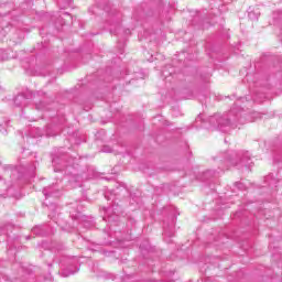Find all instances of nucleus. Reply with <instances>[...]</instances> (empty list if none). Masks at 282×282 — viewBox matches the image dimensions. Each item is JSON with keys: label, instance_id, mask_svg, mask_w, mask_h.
Masks as SVG:
<instances>
[{"label": "nucleus", "instance_id": "obj_1", "mask_svg": "<svg viewBox=\"0 0 282 282\" xmlns=\"http://www.w3.org/2000/svg\"><path fill=\"white\" fill-rule=\"evenodd\" d=\"M243 109L232 107L226 115H214L209 118L210 129H217L223 133H228L229 129H236L237 124H243Z\"/></svg>", "mask_w": 282, "mask_h": 282}, {"label": "nucleus", "instance_id": "obj_2", "mask_svg": "<svg viewBox=\"0 0 282 282\" xmlns=\"http://www.w3.org/2000/svg\"><path fill=\"white\" fill-rule=\"evenodd\" d=\"M226 162L229 166H236L238 170L252 166V160L248 151L231 152Z\"/></svg>", "mask_w": 282, "mask_h": 282}, {"label": "nucleus", "instance_id": "obj_3", "mask_svg": "<svg viewBox=\"0 0 282 282\" xmlns=\"http://www.w3.org/2000/svg\"><path fill=\"white\" fill-rule=\"evenodd\" d=\"M8 177L11 178V182H14L15 180H21L22 174L21 172H19V169L12 165H6L1 170L0 181H2L3 178L6 180Z\"/></svg>", "mask_w": 282, "mask_h": 282}, {"label": "nucleus", "instance_id": "obj_4", "mask_svg": "<svg viewBox=\"0 0 282 282\" xmlns=\"http://www.w3.org/2000/svg\"><path fill=\"white\" fill-rule=\"evenodd\" d=\"M106 215L104 216V219L106 221H118L120 219V210L118 205H112V207H108L105 209Z\"/></svg>", "mask_w": 282, "mask_h": 282}, {"label": "nucleus", "instance_id": "obj_5", "mask_svg": "<svg viewBox=\"0 0 282 282\" xmlns=\"http://www.w3.org/2000/svg\"><path fill=\"white\" fill-rule=\"evenodd\" d=\"M10 58H17V54H14V51L12 48L0 50V63H3V61H10Z\"/></svg>", "mask_w": 282, "mask_h": 282}, {"label": "nucleus", "instance_id": "obj_6", "mask_svg": "<svg viewBox=\"0 0 282 282\" xmlns=\"http://www.w3.org/2000/svg\"><path fill=\"white\" fill-rule=\"evenodd\" d=\"M14 105L15 107H25V105H28V98H25L24 95H18L14 98Z\"/></svg>", "mask_w": 282, "mask_h": 282}, {"label": "nucleus", "instance_id": "obj_7", "mask_svg": "<svg viewBox=\"0 0 282 282\" xmlns=\"http://www.w3.org/2000/svg\"><path fill=\"white\" fill-rule=\"evenodd\" d=\"M56 189L54 188V186H48L45 187L43 189V195L47 198V197H58V195H56Z\"/></svg>", "mask_w": 282, "mask_h": 282}, {"label": "nucleus", "instance_id": "obj_8", "mask_svg": "<svg viewBox=\"0 0 282 282\" xmlns=\"http://www.w3.org/2000/svg\"><path fill=\"white\" fill-rule=\"evenodd\" d=\"M267 184H269L270 188H276V184H279V180L273 177L272 175H268L265 177Z\"/></svg>", "mask_w": 282, "mask_h": 282}, {"label": "nucleus", "instance_id": "obj_9", "mask_svg": "<svg viewBox=\"0 0 282 282\" xmlns=\"http://www.w3.org/2000/svg\"><path fill=\"white\" fill-rule=\"evenodd\" d=\"M163 235L165 237H174L175 236V229L173 228V225L164 227Z\"/></svg>", "mask_w": 282, "mask_h": 282}, {"label": "nucleus", "instance_id": "obj_10", "mask_svg": "<svg viewBox=\"0 0 282 282\" xmlns=\"http://www.w3.org/2000/svg\"><path fill=\"white\" fill-rule=\"evenodd\" d=\"M217 173H219V172H217L215 170H207L204 172L203 177H204V180H210V177H216Z\"/></svg>", "mask_w": 282, "mask_h": 282}, {"label": "nucleus", "instance_id": "obj_11", "mask_svg": "<svg viewBox=\"0 0 282 282\" xmlns=\"http://www.w3.org/2000/svg\"><path fill=\"white\" fill-rule=\"evenodd\" d=\"M35 109H37V111H47L50 108H47L43 101H40L39 104H35Z\"/></svg>", "mask_w": 282, "mask_h": 282}, {"label": "nucleus", "instance_id": "obj_12", "mask_svg": "<svg viewBox=\"0 0 282 282\" xmlns=\"http://www.w3.org/2000/svg\"><path fill=\"white\" fill-rule=\"evenodd\" d=\"M12 228L11 225H7L4 227H0V235H8V229Z\"/></svg>", "mask_w": 282, "mask_h": 282}, {"label": "nucleus", "instance_id": "obj_13", "mask_svg": "<svg viewBox=\"0 0 282 282\" xmlns=\"http://www.w3.org/2000/svg\"><path fill=\"white\" fill-rule=\"evenodd\" d=\"M32 232H33V235H43V232H41V227H34L32 229Z\"/></svg>", "mask_w": 282, "mask_h": 282}, {"label": "nucleus", "instance_id": "obj_14", "mask_svg": "<svg viewBox=\"0 0 282 282\" xmlns=\"http://www.w3.org/2000/svg\"><path fill=\"white\" fill-rule=\"evenodd\" d=\"M41 135H43V132H41V130H37V134L35 135V138H41Z\"/></svg>", "mask_w": 282, "mask_h": 282}, {"label": "nucleus", "instance_id": "obj_15", "mask_svg": "<svg viewBox=\"0 0 282 282\" xmlns=\"http://www.w3.org/2000/svg\"><path fill=\"white\" fill-rule=\"evenodd\" d=\"M55 249H57L58 251L63 250V246L58 245L57 247H55Z\"/></svg>", "mask_w": 282, "mask_h": 282}, {"label": "nucleus", "instance_id": "obj_16", "mask_svg": "<svg viewBox=\"0 0 282 282\" xmlns=\"http://www.w3.org/2000/svg\"><path fill=\"white\" fill-rule=\"evenodd\" d=\"M76 272H78V269H76L75 271H68V274H76Z\"/></svg>", "mask_w": 282, "mask_h": 282}, {"label": "nucleus", "instance_id": "obj_17", "mask_svg": "<svg viewBox=\"0 0 282 282\" xmlns=\"http://www.w3.org/2000/svg\"><path fill=\"white\" fill-rule=\"evenodd\" d=\"M236 186H238V188H242L241 183H236Z\"/></svg>", "mask_w": 282, "mask_h": 282}, {"label": "nucleus", "instance_id": "obj_18", "mask_svg": "<svg viewBox=\"0 0 282 282\" xmlns=\"http://www.w3.org/2000/svg\"><path fill=\"white\" fill-rule=\"evenodd\" d=\"M76 182H80V176L79 175L76 176Z\"/></svg>", "mask_w": 282, "mask_h": 282}, {"label": "nucleus", "instance_id": "obj_19", "mask_svg": "<svg viewBox=\"0 0 282 282\" xmlns=\"http://www.w3.org/2000/svg\"><path fill=\"white\" fill-rule=\"evenodd\" d=\"M110 151L107 149H104V153H109Z\"/></svg>", "mask_w": 282, "mask_h": 282}, {"label": "nucleus", "instance_id": "obj_20", "mask_svg": "<svg viewBox=\"0 0 282 282\" xmlns=\"http://www.w3.org/2000/svg\"><path fill=\"white\" fill-rule=\"evenodd\" d=\"M0 94H3V89L2 88H0Z\"/></svg>", "mask_w": 282, "mask_h": 282}, {"label": "nucleus", "instance_id": "obj_21", "mask_svg": "<svg viewBox=\"0 0 282 282\" xmlns=\"http://www.w3.org/2000/svg\"><path fill=\"white\" fill-rule=\"evenodd\" d=\"M53 164H56V159L53 160Z\"/></svg>", "mask_w": 282, "mask_h": 282}, {"label": "nucleus", "instance_id": "obj_22", "mask_svg": "<svg viewBox=\"0 0 282 282\" xmlns=\"http://www.w3.org/2000/svg\"><path fill=\"white\" fill-rule=\"evenodd\" d=\"M117 28H120V22H118Z\"/></svg>", "mask_w": 282, "mask_h": 282}, {"label": "nucleus", "instance_id": "obj_23", "mask_svg": "<svg viewBox=\"0 0 282 282\" xmlns=\"http://www.w3.org/2000/svg\"><path fill=\"white\" fill-rule=\"evenodd\" d=\"M47 135H52L50 132H46Z\"/></svg>", "mask_w": 282, "mask_h": 282}, {"label": "nucleus", "instance_id": "obj_24", "mask_svg": "<svg viewBox=\"0 0 282 282\" xmlns=\"http://www.w3.org/2000/svg\"><path fill=\"white\" fill-rule=\"evenodd\" d=\"M36 94H37V96H39V95L41 94V91H37Z\"/></svg>", "mask_w": 282, "mask_h": 282}]
</instances>
